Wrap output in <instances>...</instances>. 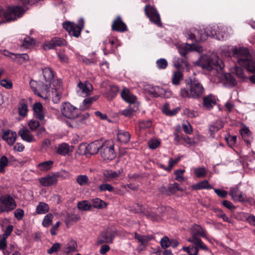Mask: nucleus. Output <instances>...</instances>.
<instances>
[{"label":"nucleus","instance_id":"obj_1","mask_svg":"<svg viewBox=\"0 0 255 255\" xmlns=\"http://www.w3.org/2000/svg\"><path fill=\"white\" fill-rule=\"evenodd\" d=\"M43 81H31L30 85L33 91L37 95L44 99H47L50 96L48 89L51 87V83L54 82L53 85L55 87V82L54 80V75L52 70L49 68H45L43 69Z\"/></svg>","mask_w":255,"mask_h":255},{"label":"nucleus","instance_id":"obj_2","mask_svg":"<svg viewBox=\"0 0 255 255\" xmlns=\"http://www.w3.org/2000/svg\"><path fill=\"white\" fill-rule=\"evenodd\" d=\"M186 88H182L180 90V96L182 98L198 99L205 93V89L202 83L197 79H190L186 84Z\"/></svg>","mask_w":255,"mask_h":255},{"label":"nucleus","instance_id":"obj_3","mask_svg":"<svg viewBox=\"0 0 255 255\" xmlns=\"http://www.w3.org/2000/svg\"><path fill=\"white\" fill-rule=\"evenodd\" d=\"M198 65L208 71H221L224 67L223 63L219 57L213 55L210 56L202 55L198 61Z\"/></svg>","mask_w":255,"mask_h":255},{"label":"nucleus","instance_id":"obj_4","mask_svg":"<svg viewBox=\"0 0 255 255\" xmlns=\"http://www.w3.org/2000/svg\"><path fill=\"white\" fill-rule=\"evenodd\" d=\"M226 56H233L237 59V62L242 66L247 64L248 61L251 59V56L249 50L246 48L228 47Z\"/></svg>","mask_w":255,"mask_h":255},{"label":"nucleus","instance_id":"obj_5","mask_svg":"<svg viewBox=\"0 0 255 255\" xmlns=\"http://www.w3.org/2000/svg\"><path fill=\"white\" fill-rule=\"evenodd\" d=\"M208 31V36H216L218 40H224L228 36V28L225 26L213 25L207 27L204 30V33L206 34Z\"/></svg>","mask_w":255,"mask_h":255},{"label":"nucleus","instance_id":"obj_6","mask_svg":"<svg viewBox=\"0 0 255 255\" xmlns=\"http://www.w3.org/2000/svg\"><path fill=\"white\" fill-rule=\"evenodd\" d=\"M24 12V9L20 6L7 7L4 12L5 22L13 21L19 18Z\"/></svg>","mask_w":255,"mask_h":255},{"label":"nucleus","instance_id":"obj_7","mask_svg":"<svg viewBox=\"0 0 255 255\" xmlns=\"http://www.w3.org/2000/svg\"><path fill=\"white\" fill-rule=\"evenodd\" d=\"M100 154L104 160H112L116 157L114 145L112 142L106 141L102 144Z\"/></svg>","mask_w":255,"mask_h":255},{"label":"nucleus","instance_id":"obj_8","mask_svg":"<svg viewBox=\"0 0 255 255\" xmlns=\"http://www.w3.org/2000/svg\"><path fill=\"white\" fill-rule=\"evenodd\" d=\"M16 207L14 199L9 195H4L0 198V212H9Z\"/></svg>","mask_w":255,"mask_h":255},{"label":"nucleus","instance_id":"obj_9","mask_svg":"<svg viewBox=\"0 0 255 255\" xmlns=\"http://www.w3.org/2000/svg\"><path fill=\"white\" fill-rule=\"evenodd\" d=\"M80 25L70 22H64L63 24V28H65L70 35L78 37L81 34L82 28L84 27V20H81L79 22Z\"/></svg>","mask_w":255,"mask_h":255},{"label":"nucleus","instance_id":"obj_10","mask_svg":"<svg viewBox=\"0 0 255 255\" xmlns=\"http://www.w3.org/2000/svg\"><path fill=\"white\" fill-rule=\"evenodd\" d=\"M144 11L146 15L152 22L158 26H162L160 15L153 6L146 5L144 7Z\"/></svg>","mask_w":255,"mask_h":255},{"label":"nucleus","instance_id":"obj_11","mask_svg":"<svg viewBox=\"0 0 255 255\" xmlns=\"http://www.w3.org/2000/svg\"><path fill=\"white\" fill-rule=\"evenodd\" d=\"M61 110L62 114L69 119H75L78 117L79 110L69 103H64L61 106Z\"/></svg>","mask_w":255,"mask_h":255},{"label":"nucleus","instance_id":"obj_12","mask_svg":"<svg viewBox=\"0 0 255 255\" xmlns=\"http://www.w3.org/2000/svg\"><path fill=\"white\" fill-rule=\"evenodd\" d=\"M204 30H197L194 28H191L190 31L187 32L188 38L190 39H196L197 41H204L208 37L209 33L206 32V34L204 33Z\"/></svg>","mask_w":255,"mask_h":255},{"label":"nucleus","instance_id":"obj_13","mask_svg":"<svg viewBox=\"0 0 255 255\" xmlns=\"http://www.w3.org/2000/svg\"><path fill=\"white\" fill-rule=\"evenodd\" d=\"M55 82L56 87L52 89L51 93L48 89V91L50 93V96L47 99L50 98L54 104H57L60 102L61 98L62 88L61 83L58 80H56Z\"/></svg>","mask_w":255,"mask_h":255},{"label":"nucleus","instance_id":"obj_14","mask_svg":"<svg viewBox=\"0 0 255 255\" xmlns=\"http://www.w3.org/2000/svg\"><path fill=\"white\" fill-rule=\"evenodd\" d=\"M114 238V236L111 232L108 230L102 232L99 237L97 241V244L112 243Z\"/></svg>","mask_w":255,"mask_h":255},{"label":"nucleus","instance_id":"obj_15","mask_svg":"<svg viewBox=\"0 0 255 255\" xmlns=\"http://www.w3.org/2000/svg\"><path fill=\"white\" fill-rule=\"evenodd\" d=\"M112 28L113 30L119 32H124L127 30V25L123 21L120 16H118L113 21Z\"/></svg>","mask_w":255,"mask_h":255},{"label":"nucleus","instance_id":"obj_16","mask_svg":"<svg viewBox=\"0 0 255 255\" xmlns=\"http://www.w3.org/2000/svg\"><path fill=\"white\" fill-rule=\"evenodd\" d=\"M66 41L63 38L55 37L50 42L43 45V48L45 50H49L56 46L65 45Z\"/></svg>","mask_w":255,"mask_h":255},{"label":"nucleus","instance_id":"obj_17","mask_svg":"<svg viewBox=\"0 0 255 255\" xmlns=\"http://www.w3.org/2000/svg\"><path fill=\"white\" fill-rule=\"evenodd\" d=\"M18 134L22 140L26 142H31L35 140L34 136L32 134L30 131L26 128L23 127L20 128L18 132Z\"/></svg>","mask_w":255,"mask_h":255},{"label":"nucleus","instance_id":"obj_18","mask_svg":"<svg viewBox=\"0 0 255 255\" xmlns=\"http://www.w3.org/2000/svg\"><path fill=\"white\" fill-rule=\"evenodd\" d=\"M230 195L233 200L239 202H245L246 200V196L240 191L237 187L231 188Z\"/></svg>","mask_w":255,"mask_h":255},{"label":"nucleus","instance_id":"obj_19","mask_svg":"<svg viewBox=\"0 0 255 255\" xmlns=\"http://www.w3.org/2000/svg\"><path fill=\"white\" fill-rule=\"evenodd\" d=\"M58 176L56 174L48 175L39 179L41 184L44 186H50L55 184L57 182Z\"/></svg>","mask_w":255,"mask_h":255},{"label":"nucleus","instance_id":"obj_20","mask_svg":"<svg viewBox=\"0 0 255 255\" xmlns=\"http://www.w3.org/2000/svg\"><path fill=\"white\" fill-rule=\"evenodd\" d=\"M56 152L61 155L66 156L73 151V146L63 142L58 145L56 147Z\"/></svg>","mask_w":255,"mask_h":255},{"label":"nucleus","instance_id":"obj_21","mask_svg":"<svg viewBox=\"0 0 255 255\" xmlns=\"http://www.w3.org/2000/svg\"><path fill=\"white\" fill-rule=\"evenodd\" d=\"M33 110L34 117L40 120H43L44 119V109L40 103H36L33 106Z\"/></svg>","mask_w":255,"mask_h":255},{"label":"nucleus","instance_id":"obj_22","mask_svg":"<svg viewBox=\"0 0 255 255\" xmlns=\"http://www.w3.org/2000/svg\"><path fill=\"white\" fill-rule=\"evenodd\" d=\"M2 138L6 141L9 145H12L15 142L16 133L10 130H5L3 132Z\"/></svg>","mask_w":255,"mask_h":255},{"label":"nucleus","instance_id":"obj_23","mask_svg":"<svg viewBox=\"0 0 255 255\" xmlns=\"http://www.w3.org/2000/svg\"><path fill=\"white\" fill-rule=\"evenodd\" d=\"M123 172L122 169L118 171L106 170L103 172V175L107 181H110L119 177Z\"/></svg>","mask_w":255,"mask_h":255},{"label":"nucleus","instance_id":"obj_24","mask_svg":"<svg viewBox=\"0 0 255 255\" xmlns=\"http://www.w3.org/2000/svg\"><path fill=\"white\" fill-rule=\"evenodd\" d=\"M121 96L126 102L129 104H133L136 102V97L132 94L128 89H123L121 92Z\"/></svg>","mask_w":255,"mask_h":255},{"label":"nucleus","instance_id":"obj_25","mask_svg":"<svg viewBox=\"0 0 255 255\" xmlns=\"http://www.w3.org/2000/svg\"><path fill=\"white\" fill-rule=\"evenodd\" d=\"M102 144V143L99 141H95L90 143L86 149L91 154H95L97 153L99 150H101Z\"/></svg>","mask_w":255,"mask_h":255},{"label":"nucleus","instance_id":"obj_26","mask_svg":"<svg viewBox=\"0 0 255 255\" xmlns=\"http://www.w3.org/2000/svg\"><path fill=\"white\" fill-rule=\"evenodd\" d=\"M134 238L140 243L141 246L145 247L148 242L152 240L154 237L152 235H141L135 232Z\"/></svg>","mask_w":255,"mask_h":255},{"label":"nucleus","instance_id":"obj_27","mask_svg":"<svg viewBox=\"0 0 255 255\" xmlns=\"http://www.w3.org/2000/svg\"><path fill=\"white\" fill-rule=\"evenodd\" d=\"M154 97H161L164 98H168L171 96V93L169 91L159 87H156L152 92Z\"/></svg>","mask_w":255,"mask_h":255},{"label":"nucleus","instance_id":"obj_28","mask_svg":"<svg viewBox=\"0 0 255 255\" xmlns=\"http://www.w3.org/2000/svg\"><path fill=\"white\" fill-rule=\"evenodd\" d=\"M216 104L215 97L210 95L206 96L203 99V106L207 110H210Z\"/></svg>","mask_w":255,"mask_h":255},{"label":"nucleus","instance_id":"obj_29","mask_svg":"<svg viewBox=\"0 0 255 255\" xmlns=\"http://www.w3.org/2000/svg\"><path fill=\"white\" fill-rule=\"evenodd\" d=\"M192 237L190 238H198L197 236L206 237L205 231L198 225H194L191 228Z\"/></svg>","mask_w":255,"mask_h":255},{"label":"nucleus","instance_id":"obj_30","mask_svg":"<svg viewBox=\"0 0 255 255\" xmlns=\"http://www.w3.org/2000/svg\"><path fill=\"white\" fill-rule=\"evenodd\" d=\"M187 241L194 244L198 250L201 249L204 251L210 252L207 246L199 238H189Z\"/></svg>","mask_w":255,"mask_h":255},{"label":"nucleus","instance_id":"obj_31","mask_svg":"<svg viewBox=\"0 0 255 255\" xmlns=\"http://www.w3.org/2000/svg\"><path fill=\"white\" fill-rule=\"evenodd\" d=\"M78 87L81 93L85 96L89 95L93 90L92 84L88 81H86L84 83L80 82L78 83Z\"/></svg>","mask_w":255,"mask_h":255},{"label":"nucleus","instance_id":"obj_32","mask_svg":"<svg viewBox=\"0 0 255 255\" xmlns=\"http://www.w3.org/2000/svg\"><path fill=\"white\" fill-rule=\"evenodd\" d=\"M193 190H198L201 189H210L213 188L212 186L206 180L199 182L191 186Z\"/></svg>","mask_w":255,"mask_h":255},{"label":"nucleus","instance_id":"obj_33","mask_svg":"<svg viewBox=\"0 0 255 255\" xmlns=\"http://www.w3.org/2000/svg\"><path fill=\"white\" fill-rule=\"evenodd\" d=\"M224 84L228 87H233L236 84V80L233 75L226 73L224 75Z\"/></svg>","mask_w":255,"mask_h":255},{"label":"nucleus","instance_id":"obj_34","mask_svg":"<svg viewBox=\"0 0 255 255\" xmlns=\"http://www.w3.org/2000/svg\"><path fill=\"white\" fill-rule=\"evenodd\" d=\"M76 181L81 186H89L90 181L88 177L86 175H79L76 177Z\"/></svg>","mask_w":255,"mask_h":255},{"label":"nucleus","instance_id":"obj_35","mask_svg":"<svg viewBox=\"0 0 255 255\" xmlns=\"http://www.w3.org/2000/svg\"><path fill=\"white\" fill-rule=\"evenodd\" d=\"M92 203L94 208L99 209L106 208L107 206L106 202L98 198L93 199L92 200Z\"/></svg>","mask_w":255,"mask_h":255},{"label":"nucleus","instance_id":"obj_36","mask_svg":"<svg viewBox=\"0 0 255 255\" xmlns=\"http://www.w3.org/2000/svg\"><path fill=\"white\" fill-rule=\"evenodd\" d=\"M183 74L181 72L178 71L174 72L172 75L171 78L172 83L174 85H179L181 81L183 79Z\"/></svg>","mask_w":255,"mask_h":255},{"label":"nucleus","instance_id":"obj_37","mask_svg":"<svg viewBox=\"0 0 255 255\" xmlns=\"http://www.w3.org/2000/svg\"><path fill=\"white\" fill-rule=\"evenodd\" d=\"M130 134L127 131H121L118 134V140L123 143H126L129 141Z\"/></svg>","mask_w":255,"mask_h":255},{"label":"nucleus","instance_id":"obj_38","mask_svg":"<svg viewBox=\"0 0 255 255\" xmlns=\"http://www.w3.org/2000/svg\"><path fill=\"white\" fill-rule=\"evenodd\" d=\"M174 66L177 68L185 66L186 68L189 67V64L186 60L179 58H174L173 59Z\"/></svg>","mask_w":255,"mask_h":255},{"label":"nucleus","instance_id":"obj_39","mask_svg":"<svg viewBox=\"0 0 255 255\" xmlns=\"http://www.w3.org/2000/svg\"><path fill=\"white\" fill-rule=\"evenodd\" d=\"M48 205L44 202H40L36 209V213L38 214H45L48 212Z\"/></svg>","mask_w":255,"mask_h":255},{"label":"nucleus","instance_id":"obj_40","mask_svg":"<svg viewBox=\"0 0 255 255\" xmlns=\"http://www.w3.org/2000/svg\"><path fill=\"white\" fill-rule=\"evenodd\" d=\"M119 89L117 86H111L109 91L106 93V97L109 100H111L115 97Z\"/></svg>","mask_w":255,"mask_h":255},{"label":"nucleus","instance_id":"obj_41","mask_svg":"<svg viewBox=\"0 0 255 255\" xmlns=\"http://www.w3.org/2000/svg\"><path fill=\"white\" fill-rule=\"evenodd\" d=\"M99 189L101 192L108 191L109 192H114L116 194H119L118 191H114V187L109 183L101 184L99 187Z\"/></svg>","mask_w":255,"mask_h":255},{"label":"nucleus","instance_id":"obj_42","mask_svg":"<svg viewBox=\"0 0 255 255\" xmlns=\"http://www.w3.org/2000/svg\"><path fill=\"white\" fill-rule=\"evenodd\" d=\"M168 193L167 195L176 193L177 191H182V189L179 186V184L177 183H174L173 184H170L168 186Z\"/></svg>","mask_w":255,"mask_h":255},{"label":"nucleus","instance_id":"obj_43","mask_svg":"<svg viewBox=\"0 0 255 255\" xmlns=\"http://www.w3.org/2000/svg\"><path fill=\"white\" fill-rule=\"evenodd\" d=\"M53 162L51 160L46 161L39 163L38 165L39 168L42 171L49 169L52 166Z\"/></svg>","mask_w":255,"mask_h":255},{"label":"nucleus","instance_id":"obj_44","mask_svg":"<svg viewBox=\"0 0 255 255\" xmlns=\"http://www.w3.org/2000/svg\"><path fill=\"white\" fill-rule=\"evenodd\" d=\"M213 211H214V213H216V216L222 219V220L224 221L227 222H229V223L231 222V220H230L229 217H227L226 216V215L222 210H221L220 209H213Z\"/></svg>","mask_w":255,"mask_h":255},{"label":"nucleus","instance_id":"obj_45","mask_svg":"<svg viewBox=\"0 0 255 255\" xmlns=\"http://www.w3.org/2000/svg\"><path fill=\"white\" fill-rule=\"evenodd\" d=\"M18 113L20 116L25 117L27 113V105L24 102H21L18 107Z\"/></svg>","mask_w":255,"mask_h":255},{"label":"nucleus","instance_id":"obj_46","mask_svg":"<svg viewBox=\"0 0 255 255\" xmlns=\"http://www.w3.org/2000/svg\"><path fill=\"white\" fill-rule=\"evenodd\" d=\"M91 206V204L87 201H83L82 202H79L77 205V207L80 210L84 211L89 210Z\"/></svg>","mask_w":255,"mask_h":255},{"label":"nucleus","instance_id":"obj_47","mask_svg":"<svg viewBox=\"0 0 255 255\" xmlns=\"http://www.w3.org/2000/svg\"><path fill=\"white\" fill-rule=\"evenodd\" d=\"M89 114H87L86 115L83 116H80L77 120L76 121L73 122L72 126L74 127H79L82 125H84L85 123V120L86 118H88Z\"/></svg>","mask_w":255,"mask_h":255},{"label":"nucleus","instance_id":"obj_48","mask_svg":"<svg viewBox=\"0 0 255 255\" xmlns=\"http://www.w3.org/2000/svg\"><path fill=\"white\" fill-rule=\"evenodd\" d=\"M53 216L51 213L46 215L42 222V225L44 227H48L52 224Z\"/></svg>","mask_w":255,"mask_h":255},{"label":"nucleus","instance_id":"obj_49","mask_svg":"<svg viewBox=\"0 0 255 255\" xmlns=\"http://www.w3.org/2000/svg\"><path fill=\"white\" fill-rule=\"evenodd\" d=\"M207 173V171L204 167L196 168L194 170V173L198 178L205 177Z\"/></svg>","mask_w":255,"mask_h":255},{"label":"nucleus","instance_id":"obj_50","mask_svg":"<svg viewBox=\"0 0 255 255\" xmlns=\"http://www.w3.org/2000/svg\"><path fill=\"white\" fill-rule=\"evenodd\" d=\"M183 114L191 118H195L198 116V113L196 111L190 109L188 108H186L183 110Z\"/></svg>","mask_w":255,"mask_h":255},{"label":"nucleus","instance_id":"obj_51","mask_svg":"<svg viewBox=\"0 0 255 255\" xmlns=\"http://www.w3.org/2000/svg\"><path fill=\"white\" fill-rule=\"evenodd\" d=\"M190 45H182L178 48V51L179 53L183 56H185L190 51Z\"/></svg>","mask_w":255,"mask_h":255},{"label":"nucleus","instance_id":"obj_52","mask_svg":"<svg viewBox=\"0 0 255 255\" xmlns=\"http://www.w3.org/2000/svg\"><path fill=\"white\" fill-rule=\"evenodd\" d=\"M77 248V244L75 241H71L65 248V252L67 253H70L75 252Z\"/></svg>","mask_w":255,"mask_h":255},{"label":"nucleus","instance_id":"obj_53","mask_svg":"<svg viewBox=\"0 0 255 255\" xmlns=\"http://www.w3.org/2000/svg\"><path fill=\"white\" fill-rule=\"evenodd\" d=\"M243 66H244L249 71L255 73V60L252 61L249 59L247 64H245Z\"/></svg>","mask_w":255,"mask_h":255},{"label":"nucleus","instance_id":"obj_54","mask_svg":"<svg viewBox=\"0 0 255 255\" xmlns=\"http://www.w3.org/2000/svg\"><path fill=\"white\" fill-rule=\"evenodd\" d=\"M34 42V41L33 39L29 37H26L24 39L21 46L25 49H27L32 45Z\"/></svg>","mask_w":255,"mask_h":255},{"label":"nucleus","instance_id":"obj_55","mask_svg":"<svg viewBox=\"0 0 255 255\" xmlns=\"http://www.w3.org/2000/svg\"><path fill=\"white\" fill-rule=\"evenodd\" d=\"M183 250L186 252L189 255H197L198 253V250L197 247H183Z\"/></svg>","mask_w":255,"mask_h":255},{"label":"nucleus","instance_id":"obj_56","mask_svg":"<svg viewBox=\"0 0 255 255\" xmlns=\"http://www.w3.org/2000/svg\"><path fill=\"white\" fill-rule=\"evenodd\" d=\"M1 53L3 55L10 58L11 60L14 62H15L17 56L18 55V54L10 52L7 50H2L1 51Z\"/></svg>","mask_w":255,"mask_h":255},{"label":"nucleus","instance_id":"obj_57","mask_svg":"<svg viewBox=\"0 0 255 255\" xmlns=\"http://www.w3.org/2000/svg\"><path fill=\"white\" fill-rule=\"evenodd\" d=\"M156 64L158 68L160 69H165L168 65V63L166 60L163 58L158 60L156 61Z\"/></svg>","mask_w":255,"mask_h":255},{"label":"nucleus","instance_id":"obj_58","mask_svg":"<svg viewBox=\"0 0 255 255\" xmlns=\"http://www.w3.org/2000/svg\"><path fill=\"white\" fill-rule=\"evenodd\" d=\"M61 248V244L57 243L54 244L52 247L47 250V253L49 254H52L54 253L58 252Z\"/></svg>","mask_w":255,"mask_h":255},{"label":"nucleus","instance_id":"obj_59","mask_svg":"<svg viewBox=\"0 0 255 255\" xmlns=\"http://www.w3.org/2000/svg\"><path fill=\"white\" fill-rule=\"evenodd\" d=\"M234 72L235 73L237 77L241 80H243L245 78V75L243 69L240 67H236Z\"/></svg>","mask_w":255,"mask_h":255},{"label":"nucleus","instance_id":"obj_60","mask_svg":"<svg viewBox=\"0 0 255 255\" xmlns=\"http://www.w3.org/2000/svg\"><path fill=\"white\" fill-rule=\"evenodd\" d=\"M149 147L151 149H155L160 145V142L156 139H152L148 141Z\"/></svg>","mask_w":255,"mask_h":255},{"label":"nucleus","instance_id":"obj_61","mask_svg":"<svg viewBox=\"0 0 255 255\" xmlns=\"http://www.w3.org/2000/svg\"><path fill=\"white\" fill-rule=\"evenodd\" d=\"M0 84L1 86L7 89H10L12 87V83L10 80L2 79L0 81Z\"/></svg>","mask_w":255,"mask_h":255},{"label":"nucleus","instance_id":"obj_62","mask_svg":"<svg viewBox=\"0 0 255 255\" xmlns=\"http://www.w3.org/2000/svg\"><path fill=\"white\" fill-rule=\"evenodd\" d=\"M180 157H178L175 159L170 158L168 162V166L167 168H165V170L168 171H170L174 165L177 163L180 160Z\"/></svg>","mask_w":255,"mask_h":255},{"label":"nucleus","instance_id":"obj_63","mask_svg":"<svg viewBox=\"0 0 255 255\" xmlns=\"http://www.w3.org/2000/svg\"><path fill=\"white\" fill-rule=\"evenodd\" d=\"M39 126V122L37 121L31 120L28 123L29 128L32 131L35 130Z\"/></svg>","mask_w":255,"mask_h":255},{"label":"nucleus","instance_id":"obj_64","mask_svg":"<svg viewBox=\"0 0 255 255\" xmlns=\"http://www.w3.org/2000/svg\"><path fill=\"white\" fill-rule=\"evenodd\" d=\"M241 134L244 139L249 137L251 135V132L247 128H244L241 130Z\"/></svg>","mask_w":255,"mask_h":255}]
</instances>
